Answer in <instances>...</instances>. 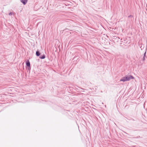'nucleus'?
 Returning <instances> with one entry per match:
<instances>
[{
    "mask_svg": "<svg viewBox=\"0 0 147 147\" xmlns=\"http://www.w3.org/2000/svg\"><path fill=\"white\" fill-rule=\"evenodd\" d=\"M126 81L130 80L131 79H134V78L132 76L128 75L125 76Z\"/></svg>",
    "mask_w": 147,
    "mask_h": 147,
    "instance_id": "f257e3e1",
    "label": "nucleus"
},
{
    "mask_svg": "<svg viewBox=\"0 0 147 147\" xmlns=\"http://www.w3.org/2000/svg\"><path fill=\"white\" fill-rule=\"evenodd\" d=\"M20 1L24 5H25L27 2L28 0H20Z\"/></svg>",
    "mask_w": 147,
    "mask_h": 147,
    "instance_id": "f03ea898",
    "label": "nucleus"
},
{
    "mask_svg": "<svg viewBox=\"0 0 147 147\" xmlns=\"http://www.w3.org/2000/svg\"><path fill=\"white\" fill-rule=\"evenodd\" d=\"M26 65L28 67H30V63L28 60L26 62Z\"/></svg>",
    "mask_w": 147,
    "mask_h": 147,
    "instance_id": "7ed1b4c3",
    "label": "nucleus"
},
{
    "mask_svg": "<svg viewBox=\"0 0 147 147\" xmlns=\"http://www.w3.org/2000/svg\"><path fill=\"white\" fill-rule=\"evenodd\" d=\"M40 54V52L38 51V50L36 52V55L37 56H39Z\"/></svg>",
    "mask_w": 147,
    "mask_h": 147,
    "instance_id": "20e7f679",
    "label": "nucleus"
},
{
    "mask_svg": "<svg viewBox=\"0 0 147 147\" xmlns=\"http://www.w3.org/2000/svg\"><path fill=\"white\" fill-rule=\"evenodd\" d=\"M120 81H123V82L126 81L125 76L123 77L121 79H120Z\"/></svg>",
    "mask_w": 147,
    "mask_h": 147,
    "instance_id": "39448f33",
    "label": "nucleus"
},
{
    "mask_svg": "<svg viewBox=\"0 0 147 147\" xmlns=\"http://www.w3.org/2000/svg\"><path fill=\"white\" fill-rule=\"evenodd\" d=\"M45 55H43L40 56L39 57L41 59H43L45 58Z\"/></svg>",
    "mask_w": 147,
    "mask_h": 147,
    "instance_id": "423d86ee",
    "label": "nucleus"
},
{
    "mask_svg": "<svg viewBox=\"0 0 147 147\" xmlns=\"http://www.w3.org/2000/svg\"><path fill=\"white\" fill-rule=\"evenodd\" d=\"M128 17L129 18H133V16L132 15H130Z\"/></svg>",
    "mask_w": 147,
    "mask_h": 147,
    "instance_id": "0eeeda50",
    "label": "nucleus"
},
{
    "mask_svg": "<svg viewBox=\"0 0 147 147\" xmlns=\"http://www.w3.org/2000/svg\"><path fill=\"white\" fill-rule=\"evenodd\" d=\"M12 14V12H10L9 13V16H11Z\"/></svg>",
    "mask_w": 147,
    "mask_h": 147,
    "instance_id": "6e6552de",
    "label": "nucleus"
},
{
    "mask_svg": "<svg viewBox=\"0 0 147 147\" xmlns=\"http://www.w3.org/2000/svg\"><path fill=\"white\" fill-rule=\"evenodd\" d=\"M145 57H143V59L142 60V61H144L145 59Z\"/></svg>",
    "mask_w": 147,
    "mask_h": 147,
    "instance_id": "1a4fd4ad",
    "label": "nucleus"
},
{
    "mask_svg": "<svg viewBox=\"0 0 147 147\" xmlns=\"http://www.w3.org/2000/svg\"><path fill=\"white\" fill-rule=\"evenodd\" d=\"M146 52H145L144 53V57H146Z\"/></svg>",
    "mask_w": 147,
    "mask_h": 147,
    "instance_id": "9d476101",
    "label": "nucleus"
},
{
    "mask_svg": "<svg viewBox=\"0 0 147 147\" xmlns=\"http://www.w3.org/2000/svg\"><path fill=\"white\" fill-rule=\"evenodd\" d=\"M31 69V67H28V70H30Z\"/></svg>",
    "mask_w": 147,
    "mask_h": 147,
    "instance_id": "9b49d317",
    "label": "nucleus"
},
{
    "mask_svg": "<svg viewBox=\"0 0 147 147\" xmlns=\"http://www.w3.org/2000/svg\"><path fill=\"white\" fill-rule=\"evenodd\" d=\"M132 120H133V121H134V120H134V119H132Z\"/></svg>",
    "mask_w": 147,
    "mask_h": 147,
    "instance_id": "f8f14e48",
    "label": "nucleus"
}]
</instances>
